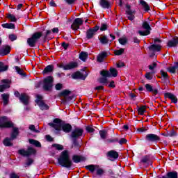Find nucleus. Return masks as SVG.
I'll return each mask as SVG.
<instances>
[{
  "label": "nucleus",
  "instance_id": "obj_48",
  "mask_svg": "<svg viewBox=\"0 0 178 178\" xmlns=\"http://www.w3.org/2000/svg\"><path fill=\"white\" fill-rule=\"evenodd\" d=\"M63 2L65 5H68L69 6H73L76 2H77V0H63Z\"/></svg>",
  "mask_w": 178,
  "mask_h": 178
},
{
  "label": "nucleus",
  "instance_id": "obj_35",
  "mask_svg": "<svg viewBox=\"0 0 178 178\" xmlns=\"http://www.w3.org/2000/svg\"><path fill=\"white\" fill-rule=\"evenodd\" d=\"M15 124L11 121H6L4 124L1 125V129H12Z\"/></svg>",
  "mask_w": 178,
  "mask_h": 178
},
{
  "label": "nucleus",
  "instance_id": "obj_11",
  "mask_svg": "<svg viewBox=\"0 0 178 178\" xmlns=\"http://www.w3.org/2000/svg\"><path fill=\"white\" fill-rule=\"evenodd\" d=\"M84 133V129L79 127H75L74 130H72L70 137L71 138L76 139L81 137Z\"/></svg>",
  "mask_w": 178,
  "mask_h": 178
},
{
  "label": "nucleus",
  "instance_id": "obj_43",
  "mask_svg": "<svg viewBox=\"0 0 178 178\" xmlns=\"http://www.w3.org/2000/svg\"><path fill=\"white\" fill-rule=\"evenodd\" d=\"M99 134L100 135L102 140H106L108 136V131L105 129H102L99 131Z\"/></svg>",
  "mask_w": 178,
  "mask_h": 178
},
{
  "label": "nucleus",
  "instance_id": "obj_33",
  "mask_svg": "<svg viewBox=\"0 0 178 178\" xmlns=\"http://www.w3.org/2000/svg\"><path fill=\"white\" fill-rule=\"evenodd\" d=\"M162 178H178L177 172L172 171L167 173L166 177L163 176Z\"/></svg>",
  "mask_w": 178,
  "mask_h": 178
},
{
  "label": "nucleus",
  "instance_id": "obj_45",
  "mask_svg": "<svg viewBox=\"0 0 178 178\" xmlns=\"http://www.w3.org/2000/svg\"><path fill=\"white\" fill-rule=\"evenodd\" d=\"M9 69V65H5L3 62L0 61V73H2V72H6Z\"/></svg>",
  "mask_w": 178,
  "mask_h": 178
},
{
  "label": "nucleus",
  "instance_id": "obj_18",
  "mask_svg": "<svg viewBox=\"0 0 178 178\" xmlns=\"http://www.w3.org/2000/svg\"><path fill=\"white\" fill-rule=\"evenodd\" d=\"M178 45V37L175 36L172 38V40H168L167 46L168 48H175Z\"/></svg>",
  "mask_w": 178,
  "mask_h": 178
},
{
  "label": "nucleus",
  "instance_id": "obj_31",
  "mask_svg": "<svg viewBox=\"0 0 178 178\" xmlns=\"http://www.w3.org/2000/svg\"><path fill=\"white\" fill-rule=\"evenodd\" d=\"M72 148H75V149L79 150L81 147V145H80V143H79V140L77 139L72 138Z\"/></svg>",
  "mask_w": 178,
  "mask_h": 178
},
{
  "label": "nucleus",
  "instance_id": "obj_22",
  "mask_svg": "<svg viewBox=\"0 0 178 178\" xmlns=\"http://www.w3.org/2000/svg\"><path fill=\"white\" fill-rule=\"evenodd\" d=\"M78 67L79 63H77V62L71 61L65 65L64 70H72V69H76Z\"/></svg>",
  "mask_w": 178,
  "mask_h": 178
},
{
  "label": "nucleus",
  "instance_id": "obj_51",
  "mask_svg": "<svg viewBox=\"0 0 178 178\" xmlns=\"http://www.w3.org/2000/svg\"><path fill=\"white\" fill-rule=\"evenodd\" d=\"M8 117L2 116L0 117V129H2V124H4L5 122H7Z\"/></svg>",
  "mask_w": 178,
  "mask_h": 178
},
{
  "label": "nucleus",
  "instance_id": "obj_13",
  "mask_svg": "<svg viewBox=\"0 0 178 178\" xmlns=\"http://www.w3.org/2000/svg\"><path fill=\"white\" fill-rule=\"evenodd\" d=\"M19 102L27 106L30 104V96L27 95L26 93H21V97H19Z\"/></svg>",
  "mask_w": 178,
  "mask_h": 178
},
{
  "label": "nucleus",
  "instance_id": "obj_15",
  "mask_svg": "<svg viewBox=\"0 0 178 178\" xmlns=\"http://www.w3.org/2000/svg\"><path fill=\"white\" fill-rule=\"evenodd\" d=\"M109 55H111V52L109 51H102L97 56V62H99V63H102V62L105 60V58H108Z\"/></svg>",
  "mask_w": 178,
  "mask_h": 178
},
{
  "label": "nucleus",
  "instance_id": "obj_19",
  "mask_svg": "<svg viewBox=\"0 0 178 178\" xmlns=\"http://www.w3.org/2000/svg\"><path fill=\"white\" fill-rule=\"evenodd\" d=\"M11 47L9 44L3 46L2 49H0L1 56H6V55H9L10 54Z\"/></svg>",
  "mask_w": 178,
  "mask_h": 178
},
{
  "label": "nucleus",
  "instance_id": "obj_56",
  "mask_svg": "<svg viewBox=\"0 0 178 178\" xmlns=\"http://www.w3.org/2000/svg\"><path fill=\"white\" fill-rule=\"evenodd\" d=\"M160 73L161 74V77H163V79H164V80H167V79H169V75L168 74L167 72H165V71H163V70H161L160 71Z\"/></svg>",
  "mask_w": 178,
  "mask_h": 178
},
{
  "label": "nucleus",
  "instance_id": "obj_55",
  "mask_svg": "<svg viewBox=\"0 0 178 178\" xmlns=\"http://www.w3.org/2000/svg\"><path fill=\"white\" fill-rule=\"evenodd\" d=\"M86 130L87 133H94V131H95V129L92 127V125L86 127Z\"/></svg>",
  "mask_w": 178,
  "mask_h": 178
},
{
  "label": "nucleus",
  "instance_id": "obj_29",
  "mask_svg": "<svg viewBox=\"0 0 178 178\" xmlns=\"http://www.w3.org/2000/svg\"><path fill=\"white\" fill-rule=\"evenodd\" d=\"M3 29H8V30H15L16 29V25L13 23H5L1 24Z\"/></svg>",
  "mask_w": 178,
  "mask_h": 178
},
{
  "label": "nucleus",
  "instance_id": "obj_36",
  "mask_svg": "<svg viewBox=\"0 0 178 178\" xmlns=\"http://www.w3.org/2000/svg\"><path fill=\"white\" fill-rule=\"evenodd\" d=\"M3 105L9 104V94L3 93L1 95Z\"/></svg>",
  "mask_w": 178,
  "mask_h": 178
},
{
  "label": "nucleus",
  "instance_id": "obj_7",
  "mask_svg": "<svg viewBox=\"0 0 178 178\" xmlns=\"http://www.w3.org/2000/svg\"><path fill=\"white\" fill-rule=\"evenodd\" d=\"M142 27L144 29V30H146V31H138V33L142 37H145V35H149V34H151V30H152V28H151V26H149L148 22H143L142 24Z\"/></svg>",
  "mask_w": 178,
  "mask_h": 178
},
{
  "label": "nucleus",
  "instance_id": "obj_62",
  "mask_svg": "<svg viewBox=\"0 0 178 178\" xmlns=\"http://www.w3.org/2000/svg\"><path fill=\"white\" fill-rule=\"evenodd\" d=\"M107 141L110 144L113 143H119V138H111V139H108Z\"/></svg>",
  "mask_w": 178,
  "mask_h": 178
},
{
  "label": "nucleus",
  "instance_id": "obj_10",
  "mask_svg": "<svg viewBox=\"0 0 178 178\" xmlns=\"http://www.w3.org/2000/svg\"><path fill=\"white\" fill-rule=\"evenodd\" d=\"M126 8L127 10H125V13L128 16V20H130V22H133V20L136 19V16L134 15H136V10H131V6H130V4H127Z\"/></svg>",
  "mask_w": 178,
  "mask_h": 178
},
{
  "label": "nucleus",
  "instance_id": "obj_38",
  "mask_svg": "<svg viewBox=\"0 0 178 178\" xmlns=\"http://www.w3.org/2000/svg\"><path fill=\"white\" fill-rule=\"evenodd\" d=\"M88 58V53L86 51H81L79 54V59L83 62H86Z\"/></svg>",
  "mask_w": 178,
  "mask_h": 178
},
{
  "label": "nucleus",
  "instance_id": "obj_37",
  "mask_svg": "<svg viewBox=\"0 0 178 178\" xmlns=\"http://www.w3.org/2000/svg\"><path fill=\"white\" fill-rule=\"evenodd\" d=\"M96 33H94L92 29H88L86 31V38L87 40H91L94 38V35H95Z\"/></svg>",
  "mask_w": 178,
  "mask_h": 178
},
{
  "label": "nucleus",
  "instance_id": "obj_53",
  "mask_svg": "<svg viewBox=\"0 0 178 178\" xmlns=\"http://www.w3.org/2000/svg\"><path fill=\"white\" fill-rule=\"evenodd\" d=\"M105 173V171L102 168H98L96 170L97 176H99L100 177Z\"/></svg>",
  "mask_w": 178,
  "mask_h": 178
},
{
  "label": "nucleus",
  "instance_id": "obj_34",
  "mask_svg": "<svg viewBox=\"0 0 178 178\" xmlns=\"http://www.w3.org/2000/svg\"><path fill=\"white\" fill-rule=\"evenodd\" d=\"M18 136H19V128L14 127L13 129V132L10 136L11 140H15V138H17Z\"/></svg>",
  "mask_w": 178,
  "mask_h": 178
},
{
  "label": "nucleus",
  "instance_id": "obj_59",
  "mask_svg": "<svg viewBox=\"0 0 178 178\" xmlns=\"http://www.w3.org/2000/svg\"><path fill=\"white\" fill-rule=\"evenodd\" d=\"M8 38L12 42L16 41V40H17V35H16L15 34H10Z\"/></svg>",
  "mask_w": 178,
  "mask_h": 178
},
{
  "label": "nucleus",
  "instance_id": "obj_1",
  "mask_svg": "<svg viewBox=\"0 0 178 178\" xmlns=\"http://www.w3.org/2000/svg\"><path fill=\"white\" fill-rule=\"evenodd\" d=\"M48 125L55 129L56 131H61L63 130L64 133H70L73 129L70 124L65 123L59 118H55L53 122H49Z\"/></svg>",
  "mask_w": 178,
  "mask_h": 178
},
{
  "label": "nucleus",
  "instance_id": "obj_27",
  "mask_svg": "<svg viewBox=\"0 0 178 178\" xmlns=\"http://www.w3.org/2000/svg\"><path fill=\"white\" fill-rule=\"evenodd\" d=\"M99 6L103 9H111L112 8V6L111 5V1H99Z\"/></svg>",
  "mask_w": 178,
  "mask_h": 178
},
{
  "label": "nucleus",
  "instance_id": "obj_50",
  "mask_svg": "<svg viewBox=\"0 0 178 178\" xmlns=\"http://www.w3.org/2000/svg\"><path fill=\"white\" fill-rule=\"evenodd\" d=\"M6 88H10V85L9 84H3L0 85V92H3Z\"/></svg>",
  "mask_w": 178,
  "mask_h": 178
},
{
  "label": "nucleus",
  "instance_id": "obj_12",
  "mask_svg": "<svg viewBox=\"0 0 178 178\" xmlns=\"http://www.w3.org/2000/svg\"><path fill=\"white\" fill-rule=\"evenodd\" d=\"M80 26H83V20L81 18H76L72 24L71 25L72 30L74 31H77L80 29Z\"/></svg>",
  "mask_w": 178,
  "mask_h": 178
},
{
  "label": "nucleus",
  "instance_id": "obj_46",
  "mask_svg": "<svg viewBox=\"0 0 178 178\" xmlns=\"http://www.w3.org/2000/svg\"><path fill=\"white\" fill-rule=\"evenodd\" d=\"M51 147H53V148H56V149L57 151H63V145H60V144H58V143H54Z\"/></svg>",
  "mask_w": 178,
  "mask_h": 178
},
{
  "label": "nucleus",
  "instance_id": "obj_4",
  "mask_svg": "<svg viewBox=\"0 0 178 178\" xmlns=\"http://www.w3.org/2000/svg\"><path fill=\"white\" fill-rule=\"evenodd\" d=\"M41 37H42V32H35L31 35V38H29L26 42L30 48H34Z\"/></svg>",
  "mask_w": 178,
  "mask_h": 178
},
{
  "label": "nucleus",
  "instance_id": "obj_8",
  "mask_svg": "<svg viewBox=\"0 0 178 178\" xmlns=\"http://www.w3.org/2000/svg\"><path fill=\"white\" fill-rule=\"evenodd\" d=\"M100 74L105 77H118V70L113 67H111L110 71L103 70L100 72Z\"/></svg>",
  "mask_w": 178,
  "mask_h": 178
},
{
  "label": "nucleus",
  "instance_id": "obj_42",
  "mask_svg": "<svg viewBox=\"0 0 178 178\" xmlns=\"http://www.w3.org/2000/svg\"><path fill=\"white\" fill-rule=\"evenodd\" d=\"M108 77L109 76H102V77H100L98 79V81L100 83V84H104V86H108Z\"/></svg>",
  "mask_w": 178,
  "mask_h": 178
},
{
  "label": "nucleus",
  "instance_id": "obj_6",
  "mask_svg": "<svg viewBox=\"0 0 178 178\" xmlns=\"http://www.w3.org/2000/svg\"><path fill=\"white\" fill-rule=\"evenodd\" d=\"M146 143L158 144L161 141V137L155 134H147L145 137Z\"/></svg>",
  "mask_w": 178,
  "mask_h": 178
},
{
  "label": "nucleus",
  "instance_id": "obj_2",
  "mask_svg": "<svg viewBox=\"0 0 178 178\" xmlns=\"http://www.w3.org/2000/svg\"><path fill=\"white\" fill-rule=\"evenodd\" d=\"M58 162L62 168H66L67 169H70L73 166V161L70 159V155H69V151L67 150L61 152L58 159Z\"/></svg>",
  "mask_w": 178,
  "mask_h": 178
},
{
  "label": "nucleus",
  "instance_id": "obj_3",
  "mask_svg": "<svg viewBox=\"0 0 178 178\" xmlns=\"http://www.w3.org/2000/svg\"><path fill=\"white\" fill-rule=\"evenodd\" d=\"M72 94V91L65 89L63 91H61L60 93H58V97L60 98V97H63L64 98L61 99L62 104H73L74 101H76V98H77V96L76 95L73 94L71 96L70 95Z\"/></svg>",
  "mask_w": 178,
  "mask_h": 178
},
{
  "label": "nucleus",
  "instance_id": "obj_25",
  "mask_svg": "<svg viewBox=\"0 0 178 178\" xmlns=\"http://www.w3.org/2000/svg\"><path fill=\"white\" fill-rule=\"evenodd\" d=\"M55 69L54 65H49L44 67L42 71V74H48V73H52Z\"/></svg>",
  "mask_w": 178,
  "mask_h": 178
},
{
  "label": "nucleus",
  "instance_id": "obj_63",
  "mask_svg": "<svg viewBox=\"0 0 178 178\" xmlns=\"http://www.w3.org/2000/svg\"><path fill=\"white\" fill-rule=\"evenodd\" d=\"M108 176H110L111 178H116L115 177V172H113V170L112 169L108 170Z\"/></svg>",
  "mask_w": 178,
  "mask_h": 178
},
{
  "label": "nucleus",
  "instance_id": "obj_26",
  "mask_svg": "<svg viewBox=\"0 0 178 178\" xmlns=\"http://www.w3.org/2000/svg\"><path fill=\"white\" fill-rule=\"evenodd\" d=\"M139 3L143 6L145 12H149V10H151V7H149V4H148L147 1L144 0H139Z\"/></svg>",
  "mask_w": 178,
  "mask_h": 178
},
{
  "label": "nucleus",
  "instance_id": "obj_39",
  "mask_svg": "<svg viewBox=\"0 0 178 178\" xmlns=\"http://www.w3.org/2000/svg\"><path fill=\"white\" fill-rule=\"evenodd\" d=\"M6 18L9 19L10 22H12L13 23L17 22V18H16V16H15L13 14H6Z\"/></svg>",
  "mask_w": 178,
  "mask_h": 178
},
{
  "label": "nucleus",
  "instance_id": "obj_57",
  "mask_svg": "<svg viewBox=\"0 0 178 178\" xmlns=\"http://www.w3.org/2000/svg\"><path fill=\"white\" fill-rule=\"evenodd\" d=\"M51 34H52V31L51 30H47L46 31L45 35L43 36V40L45 42L47 41V39L48 38V37H49V35H51Z\"/></svg>",
  "mask_w": 178,
  "mask_h": 178
},
{
  "label": "nucleus",
  "instance_id": "obj_21",
  "mask_svg": "<svg viewBox=\"0 0 178 178\" xmlns=\"http://www.w3.org/2000/svg\"><path fill=\"white\" fill-rule=\"evenodd\" d=\"M106 156L115 161L119 158V153L115 150H110L106 153Z\"/></svg>",
  "mask_w": 178,
  "mask_h": 178
},
{
  "label": "nucleus",
  "instance_id": "obj_5",
  "mask_svg": "<svg viewBox=\"0 0 178 178\" xmlns=\"http://www.w3.org/2000/svg\"><path fill=\"white\" fill-rule=\"evenodd\" d=\"M54 87V76H48L43 80L42 88L44 91H51Z\"/></svg>",
  "mask_w": 178,
  "mask_h": 178
},
{
  "label": "nucleus",
  "instance_id": "obj_20",
  "mask_svg": "<svg viewBox=\"0 0 178 178\" xmlns=\"http://www.w3.org/2000/svg\"><path fill=\"white\" fill-rule=\"evenodd\" d=\"M164 98H168V99L171 100L172 104H176L177 102V97L172 92H168L164 93Z\"/></svg>",
  "mask_w": 178,
  "mask_h": 178
},
{
  "label": "nucleus",
  "instance_id": "obj_64",
  "mask_svg": "<svg viewBox=\"0 0 178 178\" xmlns=\"http://www.w3.org/2000/svg\"><path fill=\"white\" fill-rule=\"evenodd\" d=\"M168 71L170 73H172V74H175V73H176V67L175 66L172 67H170L168 70Z\"/></svg>",
  "mask_w": 178,
  "mask_h": 178
},
{
  "label": "nucleus",
  "instance_id": "obj_61",
  "mask_svg": "<svg viewBox=\"0 0 178 178\" xmlns=\"http://www.w3.org/2000/svg\"><path fill=\"white\" fill-rule=\"evenodd\" d=\"M145 77L147 80H152V79H154V75H152L149 72H147L145 74Z\"/></svg>",
  "mask_w": 178,
  "mask_h": 178
},
{
  "label": "nucleus",
  "instance_id": "obj_58",
  "mask_svg": "<svg viewBox=\"0 0 178 178\" xmlns=\"http://www.w3.org/2000/svg\"><path fill=\"white\" fill-rule=\"evenodd\" d=\"M99 29L100 31H106V30H108V24L102 23Z\"/></svg>",
  "mask_w": 178,
  "mask_h": 178
},
{
  "label": "nucleus",
  "instance_id": "obj_9",
  "mask_svg": "<svg viewBox=\"0 0 178 178\" xmlns=\"http://www.w3.org/2000/svg\"><path fill=\"white\" fill-rule=\"evenodd\" d=\"M18 154L22 155V156H30L31 155H35V154H37V150L31 147H29L27 150H25L24 149H19Z\"/></svg>",
  "mask_w": 178,
  "mask_h": 178
},
{
  "label": "nucleus",
  "instance_id": "obj_23",
  "mask_svg": "<svg viewBox=\"0 0 178 178\" xmlns=\"http://www.w3.org/2000/svg\"><path fill=\"white\" fill-rule=\"evenodd\" d=\"M35 102L37 103L41 111H48L49 109V106H48L44 101H40V100H35Z\"/></svg>",
  "mask_w": 178,
  "mask_h": 178
},
{
  "label": "nucleus",
  "instance_id": "obj_30",
  "mask_svg": "<svg viewBox=\"0 0 178 178\" xmlns=\"http://www.w3.org/2000/svg\"><path fill=\"white\" fill-rule=\"evenodd\" d=\"M95 168H99V165H94V164H90L85 166V168L87 170H89L90 173H94L95 172Z\"/></svg>",
  "mask_w": 178,
  "mask_h": 178
},
{
  "label": "nucleus",
  "instance_id": "obj_14",
  "mask_svg": "<svg viewBox=\"0 0 178 178\" xmlns=\"http://www.w3.org/2000/svg\"><path fill=\"white\" fill-rule=\"evenodd\" d=\"M145 88L147 92H152L154 97L159 94V91L158 90V89L154 88V87H152V86L149 83L145 84Z\"/></svg>",
  "mask_w": 178,
  "mask_h": 178
},
{
  "label": "nucleus",
  "instance_id": "obj_16",
  "mask_svg": "<svg viewBox=\"0 0 178 178\" xmlns=\"http://www.w3.org/2000/svg\"><path fill=\"white\" fill-rule=\"evenodd\" d=\"M87 76L83 74V73H81L80 71H77L72 74V79L74 80H86V78Z\"/></svg>",
  "mask_w": 178,
  "mask_h": 178
},
{
  "label": "nucleus",
  "instance_id": "obj_60",
  "mask_svg": "<svg viewBox=\"0 0 178 178\" xmlns=\"http://www.w3.org/2000/svg\"><path fill=\"white\" fill-rule=\"evenodd\" d=\"M29 129L31 131H33V133H40V130L35 129V126L33 124H31L29 126Z\"/></svg>",
  "mask_w": 178,
  "mask_h": 178
},
{
  "label": "nucleus",
  "instance_id": "obj_28",
  "mask_svg": "<svg viewBox=\"0 0 178 178\" xmlns=\"http://www.w3.org/2000/svg\"><path fill=\"white\" fill-rule=\"evenodd\" d=\"M12 138L6 137L3 140V144L5 145V147H13V143H12Z\"/></svg>",
  "mask_w": 178,
  "mask_h": 178
},
{
  "label": "nucleus",
  "instance_id": "obj_44",
  "mask_svg": "<svg viewBox=\"0 0 178 178\" xmlns=\"http://www.w3.org/2000/svg\"><path fill=\"white\" fill-rule=\"evenodd\" d=\"M29 144H31L32 145H35V147H38V148L41 147V143L34 139H29Z\"/></svg>",
  "mask_w": 178,
  "mask_h": 178
},
{
  "label": "nucleus",
  "instance_id": "obj_49",
  "mask_svg": "<svg viewBox=\"0 0 178 178\" xmlns=\"http://www.w3.org/2000/svg\"><path fill=\"white\" fill-rule=\"evenodd\" d=\"M114 54L117 56H120V55H123V54H124V49L121 48V49H120L118 50H115L114 51Z\"/></svg>",
  "mask_w": 178,
  "mask_h": 178
},
{
  "label": "nucleus",
  "instance_id": "obj_40",
  "mask_svg": "<svg viewBox=\"0 0 178 178\" xmlns=\"http://www.w3.org/2000/svg\"><path fill=\"white\" fill-rule=\"evenodd\" d=\"M15 68L17 73L18 74H19L20 76H22V77H26V76H27L26 72H24V70L21 69L19 66H15Z\"/></svg>",
  "mask_w": 178,
  "mask_h": 178
},
{
  "label": "nucleus",
  "instance_id": "obj_41",
  "mask_svg": "<svg viewBox=\"0 0 178 178\" xmlns=\"http://www.w3.org/2000/svg\"><path fill=\"white\" fill-rule=\"evenodd\" d=\"M100 43L102 45H106V44L109 43V39H108V37H106V35H104L103 37L99 38Z\"/></svg>",
  "mask_w": 178,
  "mask_h": 178
},
{
  "label": "nucleus",
  "instance_id": "obj_52",
  "mask_svg": "<svg viewBox=\"0 0 178 178\" xmlns=\"http://www.w3.org/2000/svg\"><path fill=\"white\" fill-rule=\"evenodd\" d=\"M34 163V160L32 159L28 158L27 161L25 163L24 168H28V166H31Z\"/></svg>",
  "mask_w": 178,
  "mask_h": 178
},
{
  "label": "nucleus",
  "instance_id": "obj_24",
  "mask_svg": "<svg viewBox=\"0 0 178 178\" xmlns=\"http://www.w3.org/2000/svg\"><path fill=\"white\" fill-rule=\"evenodd\" d=\"M149 51H152L153 52H159L161 49H162V46L161 44H151L148 47Z\"/></svg>",
  "mask_w": 178,
  "mask_h": 178
},
{
  "label": "nucleus",
  "instance_id": "obj_17",
  "mask_svg": "<svg viewBox=\"0 0 178 178\" xmlns=\"http://www.w3.org/2000/svg\"><path fill=\"white\" fill-rule=\"evenodd\" d=\"M86 157L82 155L74 154L72 156L74 163H80V162H86Z\"/></svg>",
  "mask_w": 178,
  "mask_h": 178
},
{
  "label": "nucleus",
  "instance_id": "obj_47",
  "mask_svg": "<svg viewBox=\"0 0 178 178\" xmlns=\"http://www.w3.org/2000/svg\"><path fill=\"white\" fill-rule=\"evenodd\" d=\"M140 162L142 163H147V165H149V156L148 155L144 156L140 160Z\"/></svg>",
  "mask_w": 178,
  "mask_h": 178
},
{
  "label": "nucleus",
  "instance_id": "obj_32",
  "mask_svg": "<svg viewBox=\"0 0 178 178\" xmlns=\"http://www.w3.org/2000/svg\"><path fill=\"white\" fill-rule=\"evenodd\" d=\"M137 109H138V115H140V116H143L144 115V113L147 112V106H141L140 107L137 106Z\"/></svg>",
  "mask_w": 178,
  "mask_h": 178
},
{
  "label": "nucleus",
  "instance_id": "obj_54",
  "mask_svg": "<svg viewBox=\"0 0 178 178\" xmlns=\"http://www.w3.org/2000/svg\"><path fill=\"white\" fill-rule=\"evenodd\" d=\"M118 41L121 45H126L127 44V38H120Z\"/></svg>",
  "mask_w": 178,
  "mask_h": 178
}]
</instances>
